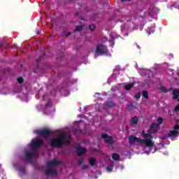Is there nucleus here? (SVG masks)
Instances as JSON below:
<instances>
[{"label": "nucleus", "mask_w": 179, "mask_h": 179, "mask_svg": "<svg viewBox=\"0 0 179 179\" xmlns=\"http://www.w3.org/2000/svg\"><path fill=\"white\" fill-rule=\"evenodd\" d=\"M71 139H72L71 134L62 133L58 138H52L49 141V145H50L52 148L59 149L64 146V145H71V141H69Z\"/></svg>", "instance_id": "obj_1"}, {"label": "nucleus", "mask_w": 179, "mask_h": 179, "mask_svg": "<svg viewBox=\"0 0 179 179\" xmlns=\"http://www.w3.org/2000/svg\"><path fill=\"white\" fill-rule=\"evenodd\" d=\"M44 145V141L40 138H34L32 139L30 146L31 149L34 150H38L39 148H41V145Z\"/></svg>", "instance_id": "obj_2"}, {"label": "nucleus", "mask_w": 179, "mask_h": 179, "mask_svg": "<svg viewBox=\"0 0 179 179\" xmlns=\"http://www.w3.org/2000/svg\"><path fill=\"white\" fill-rule=\"evenodd\" d=\"M102 139H104L106 143L108 145L109 149H111L112 150H114V139L113 138L112 136H108L107 134H102L101 136Z\"/></svg>", "instance_id": "obj_3"}, {"label": "nucleus", "mask_w": 179, "mask_h": 179, "mask_svg": "<svg viewBox=\"0 0 179 179\" xmlns=\"http://www.w3.org/2000/svg\"><path fill=\"white\" fill-rule=\"evenodd\" d=\"M34 134H36V135H38L39 136H43V138H47L52 133L48 129H43L34 130Z\"/></svg>", "instance_id": "obj_4"}, {"label": "nucleus", "mask_w": 179, "mask_h": 179, "mask_svg": "<svg viewBox=\"0 0 179 179\" xmlns=\"http://www.w3.org/2000/svg\"><path fill=\"white\" fill-rule=\"evenodd\" d=\"M96 52L101 54V55H106L108 52V50L107 49V46L103 44H99L96 46Z\"/></svg>", "instance_id": "obj_5"}, {"label": "nucleus", "mask_w": 179, "mask_h": 179, "mask_svg": "<svg viewBox=\"0 0 179 179\" xmlns=\"http://www.w3.org/2000/svg\"><path fill=\"white\" fill-rule=\"evenodd\" d=\"M32 156H37V153L34 151H27L25 152V160L26 162H29V163H31L33 159Z\"/></svg>", "instance_id": "obj_6"}, {"label": "nucleus", "mask_w": 179, "mask_h": 179, "mask_svg": "<svg viewBox=\"0 0 179 179\" xmlns=\"http://www.w3.org/2000/svg\"><path fill=\"white\" fill-rule=\"evenodd\" d=\"M142 138H138L135 136H129V145H133V143H142Z\"/></svg>", "instance_id": "obj_7"}, {"label": "nucleus", "mask_w": 179, "mask_h": 179, "mask_svg": "<svg viewBox=\"0 0 179 179\" xmlns=\"http://www.w3.org/2000/svg\"><path fill=\"white\" fill-rule=\"evenodd\" d=\"M59 164H62V162L57 161L53 159L52 161L48 162L47 166L48 167L52 169V167H55V166H59Z\"/></svg>", "instance_id": "obj_8"}, {"label": "nucleus", "mask_w": 179, "mask_h": 179, "mask_svg": "<svg viewBox=\"0 0 179 179\" xmlns=\"http://www.w3.org/2000/svg\"><path fill=\"white\" fill-rule=\"evenodd\" d=\"M45 176H57L58 173L57 172V170L48 167V169L45 170Z\"/></svg>", "instance_id": "obj_9"}, {"label": "nucleus", "mask_w": 179, "mask_h": 179, "mask_svg": "<svg viewBox=\"0 0 179 179\" xmlns=\"http://www.w3.org/2000/svg\"><path fill=\"white\" fill-rule=\"evenodd\" d=\"M160 127L157 123H153L151 127L150 130H148V134H156L157 132V129Z\"/></svg>", "instance_id": "obj_10"}, {"label": "nucleus", "mask_w": 179, "mask_h": 179, "mask_svg": "<svg viewBox=\"0 0 179 179\" xmlns=\"http://www.w3.org/2000/svg\"><path fill=\"white\" fill-rule=\"evenodd\" d=\"M87 152L86 148H83L82 146H78L77 148V155L78 156H82L83 155H85Z\"/></svg>", "instance_id": "obj_11"}, {"label": "nucleus", "mask_w": 179, "mask_h": 179, "mask_svg": "<svg viewBox=\"0 0 179 179\" xmlns=\"http://www.w3.org/2000/svg\"><path fill=\"white\" fill-rule=\"evenodd\" d=\"M143 143L147 148H150L155 145V143L152 141V139H142V143Z\"/></svg>", "instance_id": "obj_12"}, {"label": "nucleus", "mask_w": 179, "mask_h": 179, "mask_svg": "<svg viewBox=\"0 0 179 179\" xmlns=\"http://www.w3.org/2000/svg\"><path fill=\"white\" fill-rule=\"evenodd\" d=\"M138 122H139V119L138 118V116H134L130 120L129 124L131 127H133V125H137Z\"/></svg>", "instance_id": "obj_13"}, {"label": "nucleus", "mask_w": 179, "mask_h": 179, "mask_svg": "<svg viewBox=\"0 0 179 179\" xmlns=\"http://www.w3.org/2000/svg\"><path fill=\"white\" fill-rule=\"evenodd\" d=\"M141 136H143V138H145V139H153V136H152L150 133H145V130L142 131Z\"/></svg>", "instance_id": "obj_14"}, {"label": "nucleus", "mask_w": 179, "mask_h": 179, "mask_svg": "<svg viewBox=\"0 0 179 179\" xmlns=\"http://www.w3.org/2000/svg\"><path fill=\"white\" fill-rule=\"evenodd\" d=\"M169 138H177L178 136V131L172 130L169 134Z\"/></svg>", "instance_id": "obj_15"}, {"label": "nucleus", "mask_w": 179, "mask_h": 179, "mask_svg": "<svg viewBox=\"0 0 179 179\" xmlns=\"http://www.w3.org/2000/svg\"><path fill=\"white\" fill-rule=\"evenodd\" d=\"M17 171H19L20 173H22V174L23 176H25V174H26V168L24 167V166H19L17 168Z\"/></svg>", "instance_id": "obj_16"}, {"label": "nucleus", "mask_w": 179, "mask_h": 179, "mask_svg": "<svg viewBox=\"0 0 179 179\" xmlns=\"http://www.w3.org/2000/svg\"><path fill=\"white\" fill-rule=\"evenodd\" d=\"M173 100H177L179 96V89L173 90Z\"/></svg>", "instance_id": "obj_17"}, {"label": "nucleus", "mask_w": 179, "mask_h": 179, "mask_svg": "<svg viewBox=\"0 0 179 179\" xmlns=\"http://www.w3.org/2000/svg\"><path fill=\"white\" fill-rule=\"evenodd\" d=\"M142 96L146 100H148V99H149V92L146 90H143L142 91Z\"/></svg>", "instance_id": "obj_18"}, {"label": "nucleus", "mask_w": 179, "mask_h": 179, "mask_svg": "<svg viewBox=\"0 0 179 179\" xmlns=\"http://www.w3.org/2000/svg\"><path fill=\"white\" fill-rule=\"evenodd\" d=\"M106 106L109 107L110 108L114 107L115 106V103H114V101L113 100H109L106 103Z\"/></svg>", "instance_id": "obj_19"}, {"label": "nucleus", "mask_w": 179, "mask_h": 179, "mask_svg": "<svg viewBox=\"0 0 179 179\" xmlns=\"http://www.w3.org/2000/svg\"><path fill=\"white\" fill-rule=\"evenodd\" d=\"M89 163L90 164V166H96V164H97V161L94 158H91L89 160Z\"/></svg>", "instance_id": "obj_20"}, {"label": "nucleus", "mask_w": 179, "mask_h": 179, "mask_svg": "<svg viewBox=\"0 0 179 179\" xmlns=\"http://www.w3.org/2000/svg\"><path fill=\"white\" fill-rule=\"evenodd\" d=\"M134 85L135 84L134 83L127 84L124 86V89L125 90H131V89H132V87H134Z\"/></svg>", "instance_id": "obj_21"}, {"label": "nucleus", "mask_w": 179, "mask_h": 179, "mask_svg": "<svg viewBox=\"0 0 179 179\" xmlns=\"http://www.w3.org/2000/svg\"><path fill=\"white\" fill-rule=\"evenodd\" d=\"M112 159L115 161L120 160V155L117 153H113L112 155Z\"/></svg>", "instance_id": "obj_22"}, {"label": "nucleus", "mask_w": 179, "mask_h": 179, "mask_svg": "<svg viewBox=\"0 0 179 179\" xmlns=\"http://www.w3.org/2000/svg\"><path fill=\"white\" fill-rule=\"evenodd\" d=\"M134 108H135V105H134V103H131L127 106V110H129V111H131Z\"/></svg>", "instance_id": "obj_23"}, {"label": "nucleus", "mask_w": 179, "mask_h": 179, "mask_svg": "<svg viewBox=\"0 0 179 179\" xmlns=\"http://www.w3.org/2000/svg\"><path fill=\"white\" fill-rule=\"evenodd\" d=\"M157 125L159 126L162 125L163 124V117H158V119L157 120Z\"/></svg>", "instance_id": "obj_24"}, {"label": "nucleus", "mask_w": 179, "mask_h": 179, "mask_svg": "<svg viewBox=\"0 0 179 179\" xmlns=\"http://www.w3.org/2000/svg\"><path fill=\"white\" fill-rule=\"evenodd\" d=\"M83 27L82 26H77L76 27L75 31H82Z\"/></svg>", "instance_id": "obj_25"}, {"label": "nucleus", "mask_w": 179, "mask_h": 179, "mask_svg": "<svg viewBox=\"0 0 179 179\" xmlns=\"http://www.w3.org/2000/svg\"><path fill=\"white\" fill-rule=\"evenodd\" d=\"M114 44H115V43L114 42V37H112L111 40L110 41V47H114Z\"/></svg>", "instance_id": "obj_26"}, {"label": "nucleus", "mask_w": 179, "mask_h": 179, "mask_svg": "<svg viewBox=\"0 0 179 179\" xmlns=\"http://www.w3.org/2000/svg\"><path fill=\"white\" fill-rule=\"evenodd\" d=\"M89 29L90 30H91L92 31H94V29H96V26H94V24H90L89 26Z\"/></svg>", "instance_id": "obj_27"}, {"label": "nucleus", "mask_w": 179, "mask_h": 179, "mask_svg": "<svg viewBox=\"0 0 179 179\" xmlns=\"http://www.w3.org/2000/svg\"><path fill=\"white\" fill-rule=\"evenodd\" d=\"M17 80L18 83H23L24 82V80L22 77L18 78Z\"/></svg>", "instance_id": "obj_28"}, {"label": "nucleus", "mask_w": 179, "mask_h": 179, "mask_svg": "<svg viewBox=\"0 0 179 179\" xmlns=\"http://www.w3.org/2000/svg\"><path fill=\"white\" fill-rule=\"evenodd\" d=\"M83 162H85L83 158H80L78 161V165L80 166V164H83Z\"/></svg>", "instance_id": "obj_29"}, {"label": "nucleus", "mask_w": 179, "mask_h": 179, "mask_svg": "<svg viewBox=\"0 0 179 179\" xmlns=\"http://www.w3.org/2000/svg\"><path fill=\"white\" fill-rule=\"evenodd\" d=\"M134 97L135 99H141V92H138L137 94H136L134 95Z\"/></svg>", "instance_id": "obj_30"}, {"label": "nucleus", "mask_w": 179, "mask_h": 179, "mask_svg": "<svg viewBox=\"0 0 179 179\" xmlns=\"http://www.w3.org/2000/svg\"><path fill=\"white\" fill-rule=\"evenodd\" d=\"M173 131H179V124H176L174 127H173Z\"/></svg>", "instance_id": "obj_31"}, {"label": "nucleus", "mask_w": 179, "mask_h": 179, "mask_svg": "<svg viewBox=\"0 0 179 179\" xmlns=\"http://www.w3.org/2000/svg\"><path fill=\"white\" fill-rule=\"evenodd\" d=\"M106 170L109 171V173H111L113 171V167L108 166L106 167Z\"/></svg>", "instance_id": "obj_32"}, {"label": "nucleus", "mask_w": 179, "mask_h": 179, "mask_svg": "<svg viewBox=\"0 0 179 179\" xmlns=\"http://www.w3.org/2000/svg\"><path fill=\"white\" fill-rule=\"evenodd\" d=\"M87 169H89V165H84V166H83V170H87Z\"/></svg>", "instance_id": "obj_33"}, {"label": "nucleus", "mask_w": 179, "mask_h": 179, "mask_svg": "<svg viewBox=\"0 0 179 179\" xmlns=\"http://www.w3.org/2000/svg\"><path fill=\"white\" fill-rule=\"evenodd\" d=\"M46 107H51V102L48 101L46 103Z\"/></svg>", "instance_id": "obj_34"}, {"label": "nucleus", "mask_w": 179, "mask_h": 179, "mask_svg": "<svg viewBox=\"0 0 179 179\" xmlns=\"http://www.w3.org/2000/svg\"><path fill=\"white\" fill-rule=\"evenodd\" d=\"M72 33L71 32H66V37H69V36H71Z\"/></svg>", "instance_id": "obj_35"}, {"label": "nucleus", "mask_w": 179, "mask_h": 179, "mask_svg": "<svg viewBox=\"0 0 179 179\" xmlns=\"http://www.w3.org/2000/svg\"><path fill=\"white\" fill-rule=\"evenodd\" d=\"M175 111H179V104L175 107Z\"/></svg>", "instance_id": "obj_36"}, {"label": "nucleus", "mask_w": 179, "mask_h": 179, "mask_svg": "<svg viewBox=\"0 0 179 179\" xmlns=\"http://www.w3.org/2000/svg\"><path fill=\"white\" fill-rule=\"evenodd\" d=\"M39 62H40V58L36 59V65L38 66Z\"/></svg>", "instance_id": "obj_37"}, {"label": "nucleus", "mask_w": 179, "mask_h": 179, "mask_svg": "<svg viewBox=\"0 0 179 179\" xmlns=\"http://www.w3.org/2000/svg\"><path fill=\"white\" fill-rule=\"evenodd\" d=\"M3 42H0V48H1V47H3Z\"/></svg>", "instance_id": "obj_38"}, {"label": "nucleus", "mask_w": 179, "mask_h": 179, "mask_svg": "<svg viewBox=\"0 0 179 179\" xmlns=\"http://www.w3.org/2000/svg\"><path fill=\"white\" fill-rule=\"evenodd\" d=\"M122 1V2H125V1H127V0H121Z\"/></svg>", "instance_id": "obj_39"}, {"label": "nucleus", "mask_w": 179, "mask_h": 179, "mask_svg": "<svg viewBox=\"0 0 179 179\" xmlns=\"http://www.w3.org/2000/svg\"><path fill=\"white\" fill-rule=\"evenodd\" d=\"M124 36H128V33L124 34Z\"/></svg>", "instance_id": "obj_40"}, {"label": "nucleus", "mask_w": 179, "mask_h": 179, "mask_svg": "<svg viewBox=\"0 0 179 179\" xmlns=\"http://www.w3.org/2000/svg\"><path fill=\"white\" fill-rule=\"evenodd\" d=\"M14 167H16V164H13Z\"/></svg>", "instance_id": "obj_41"}, {"label": "nucleus", "mask_w": 179, "mask_h": 179, "mask_svg": "<svg viewBox=\"0 0 179 179\" xmlns=\"http://www.w3.org/2000/svg\"><path fill=\"white\" fill-rule=\"evenodd\" d=\"M37 33H38V34H40V32H39V31H38Z\"/></svg>", "instance_id": "obj_42"}, {"label": "nucleus", "mask_w": 179, "mask_h": 179, "mask_svg": "<svg viewBox=\"0 0 179 179\" xmlns=\"http://www.w3.org/2000/svg\"><path fill=\"white\" fill-rule=\"evenodd\" d=\"M0 80H1V76H0Z\"/></svg>", "instance_id": "obj_43"}, {"label": "nucleus", "mask_w": 179, "mask_h": 179, "mask_svg": "<svg viewBox=\"0 0 179 179\" xmlns=\"http://www.w3.org/2000/svg\"><path fill=\"white\" fill-rule=\"evenodd\" d=\"M178 76H179V73H178Z\"/></svg>", "instance_id": "obj_44"}]
</instances>
